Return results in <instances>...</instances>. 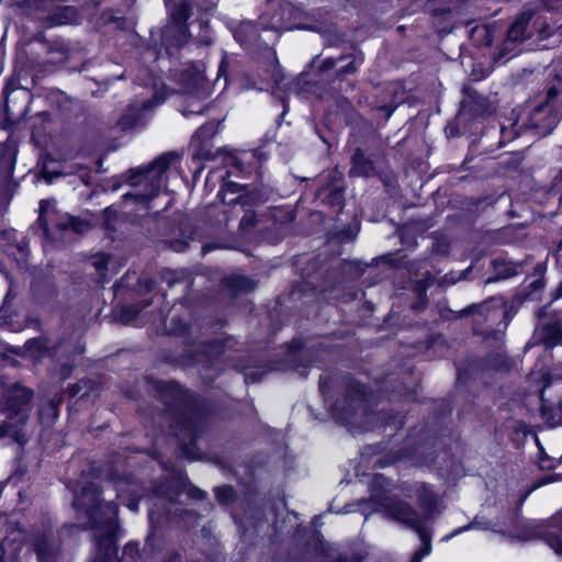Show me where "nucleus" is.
<instances>
[{"label": "nucleus", "mask_w": 562, "mask_h": 562, "mask_svg": "<svg viewBox=\"0 0 562 562\" xmlns=\"http://www.w3.org/2000/svg\"><path fill=\"white\" fill-rule=\"evenodd\" d=\"M116 13L117 11L112 9V8H105L104 10H102V12L100 13V16L98 19V23L101 25V26H108V25H113L114 22H115V16H116Z\"/></svg>", "instance_id": "5fc2aeb1"}, {"label": "nucleus", "mask_w": 562, "mask_h": 562, "mask_svg": "<svg viewBox=\"0 0 562 562\" xmlns=\"http://www.w3.org/2000/svg\"><path fill=\"white\" fill-rule=\"evenodd\" d=\"M426 10L432 16L436 25L445 31L453 18V0H426Z\"/></svg>", "instance_id": "b1692460"}, {"label": "nucleus", "mask_w": 562, "mask_h": 562, "mask_svg": "<svg viewBox=\"0 0 562 562\" xmlns=\"http://www.w3.org/2000/svg\"><path fill=\"white\" fill-rule=\"evenodd\" d=\"M473 529L483 530V531H493V532H497L501 535H505V531L502 529H497L496 524H494L492 520L486 519L484 517L475 516L474 519L472 521H470L469 524L453 529L449 535H447L443 538V540H450L465 531L473 530Z\"/></svg>", "instance_id": "7c9ffc66"}, {"label": "nucleus", "mask_w": 562, "mask_h": 562, "mask_svg": "<svg viewBox=\"0 0 562 562\" xmlns=\"http://www.w3.org/2000/svg\"><path fill=\"white\" fill-rule=\"evenodd\" d=\"M37 558L41 562H58L59 551L47 544L37 546Z\"/></svg>", "instance_id": "c03bdc74"}, {"label": "nucleus", "mask_w": 562, "mask_h": 562, "mask_svg": "<svg viewBox=\"0 0 562 562\" xmlns=\"http://www.w3.org/2000/svg\"><path fill=\"white\" fill-rule=\"evenodd\" d=\"M430 286L428 279H419L414 284V292L416 293L419 301H423V306H427V291Z\"/></svg>", "instance_id": "3c124183"}, {"label": "nucleus", "mask_w": 562, "mask_h": 562, "mask_svg": "<svg viewBox=\"0 0 562 562\" xmlns=\"http://www.w3.org/2000/svg\"><path fill=\"white\" fill-rule=\"evenodd\" d=\"M217 133V124L207 121L196 128L191 138V165L194 167L193 179H196L204 169L203 161H213L217 156H223V164L234 168L237 176L250 175L255 168L252 162H246L243 156L235 151H227L218 148L213 151V138Z\"/></svg>", "instance_id": "7ed1b4c3"}, {"label": "nucleus", "mask_w": 562, "mask_h": 562, "mask_svg": "<svg viewBox=\"0 0 562 562\" xmlns=\"http://www.w3.org/2000/svg\"><path fill=\"white\" fill-rule=\"evenodd\" d=\"M339 394L330 404L333 417L342 425L351 424L361 414L367 418L376 407L374 390L361 382L351 373L341 376L338 385Z\"/></svg>", "instance_id": "f03ea898"}, {"label": "nucleus", "mask_w": 562, "mask_h": 562, "mask_svg": "<svg viewBox=\"0 0 562 562\" xmlns=\"http://www.w3.org/2000/svg\"><path fill=\"white\" fill-rule=\"evenodd\" d=\"M529 21L530 15L521 14L518 18H516L507 30V38L513 42L525 41Z\"/></svg>", "instance_id": "4c0bfd02"}, {"label": "nucleus", "mask_w": 562, "mask_h": 562, "mask_svg": "<svg viewBox=\"0 0 562 562\" xmlns=\"http://www.w3.org/2000/svg\"><path fill=\"white\" fill-rule=\"evenodd\" d=\"M380 262H382L383 265L391 269H398L402 267L401 260L396 258L395 255L392 252H387L380 257L373 258L371 266H378Z\"/></svg>", "instance_id": "09e8293b"}, {"label": "nucleus", "mask_w": 562, "mask_h": 562, "mask_svg": "<svg viewBox=\"0 0 562 562\" xmlns=\"http://www.w3.org/2000/svg\"><path fill=\"white\" fill-rule=\"evenodd\" d=\"M492 268L495 271V277L490 278L487 282L506 280L517 276L519 273L520 265L503 259H493Z\"/></svg>", "instance_id": "f704fd0d"}, {"label": "nucleus", "mask_w": 562, "mask_h": 562, "mask_svg": "<svg viewBox=\"0 0 562 562\" xmlns=\"http://www.w3.org/2000/svg\"><path fill=\"white\" fill-rule=\"evenodd\" d=\"M123 555L130 558L133 562L140 559L142 552L138 541H128L123 548Z\"/></svg>", "instance_id": "603ef678"}, {"label": "nucleus", "mask_w": 562, "mask_h": 562, "mask_svg": "<svg viewBox=\"0 0 562 562\" xmlns=\"http://www.w3.org/2000/svg\"><path fill=\"white\" fill-rule=\"evenodd\" d=\"M156 550H157V548L155 544V536L153 532H149L145 539L143 551L147 552L149 554H154L156 552Z\"/></svg>", "instance_id": "774afa93"}, {"label": "nucleus", "mask_w": 562, "mask_h": 562, "mask_svg": "<svg viewBox=\"0 0 562 562\" xmlns=\"http://www.w3.org/2000/svg\"><path fill=\"white\" fill-rule=\"evenodd\" d=\"M260 192L246 193L239 196H234L228 201V207L231 212L243 213V216L238 223V233L240 235H247L258 224L257 213L255 206L260 202Z\"/></svg>", "instance_id": "f8f14e48"}, {"label": "nucleus", "mask_w": 562, "mask_h": 562, "mask_svg": "<svg viewBox=\"0 0 562 562\" xmlns=\"http://www.w3.org/2000/svg\"><path fill=\"white\" fill-rule=\"evenodd\" d=\"M311 548L321 557L327 555V543L324 540L323 535L319 531H315L312 541L310 542Z\"/></svg>", "instance_id": "8fccbe9b"}, {"label": "nucleus", "mask_w": 562, "mask_h": 562, "mask_svg": "<svg viewBox=\"0 0 562 562\" xmlns=\"http://www.w3.org/2000/svg\"><path fill=\"white\" fill-rule=\"evenodd\" d=\"M234 367L244 375V381L248 385L261 382L263 376L271 370L269 363H266L257 355H247L238 358Z\"/></svg>", "instance_id": "f3484780"}, {"label": "nucleus", "mask_w": 562, "mask_h": 562, "mask_svg": "<svg viewBox=\"0 0 562 562\" xmlns=\"http://www.w3.org/2000/svg\"><path fill=\"white\" fill-rule=\"evenodd\" d=\"M44 233L48 234V222L60 231H66L70 224V217L66 214L65 218H59L58 211L56 210L55 201L43 200L40 203V217Z\"/></svg>", "instance_id": "5701e85b"}, {"label": "nucleus", "mask_w": 562, "mask_h": 562, "mask_svg": "<svg viewBox=\"0 0 562 562\" xmlns=\"http://www.w3.org/2000/svg\"><path fill=\"white\" fill-rule=\"evenodd\" d=\"M376 486L378 484L374 481L372 484V501L383 507L386 514L394 520L411 527H417L419 516L414 507L408 502L395 495H386L383 491L378 492Z\"/></svg>", "instance_id": "9d476101"}, {"label": "nucleus", "mask_w": 562, "mask_h": 562, "mask_svg": "<svg viewBox=\"0 0 562 562\" xmlns=\"http://www.w3.org/2000/svg\"><path fill=\"white\" fill-rule=\"evenodd\" d=\"M285 353L290 358L292 368L308 370L314 363V358L306 349V340L302 336H294L284 344Z\"/></svg>", "instance_id": "412c9836"}, {"label": "nucleus", "mask_w": 562, "mask_h": 562, "mask_svg": "<svg viewBox=\"0 0 562 562\" xmlns=\"http://www.w3.org/2000/svg\"><path fill=\"white\" fill-rule=\"evenodd\" d=\"M179 156L176 151H167L159 155L147 167V171L151 176V181L156 180L159 184L161 176L170 168L171 164Z\"/></svg>", "instance_id": "2f4dec72"}, {"label": "nucleus", "mask_w": 562, "mask_h": 562, "mask_svg": "<svg viewBox=\"0 0 562 562\" xmlns=\"http://www.w3.org/2000/svg\"><path fill=\"white\" fill-rule=\"evenodd\" d=\"M100 532L92 537L93 550L92 561L121 562L119 559V533L120 524L114 519L102 522Z\"/></svg>", "instance_id": "1a4fd4ad"}, {"label": "nucleus", "mask_w": 562, "mask_h": 562, "mask_svg": "<svg viewBox=\"0 0 562 562\" xmlns=\"http://www.w3.org/2000/svg\"><path fill=\"white\" fill-rule=\"evenodd\" d=\"M109 265V255L104 252H99L93 261V266L98 271H104L108 269Z\"/></svg>", "instance_id": "e2e57ef3"}, {"label": "nucleus", "mask_w": 562, "mask_h": 562, "mask_svg": "<svg viewBox=\"0 0 562 562\" xmlns=\"http://www.w3.org/2000/svg\"><path fill=\"white\" fill-rule=\"evenodd\" d=\"M341 274L360 277L364 272L361 263L355 260H342L339 265Z\"/></svg>", "instance_id": "a18cd8bd"}, {"label": "nucleus", "mask_w": 562, "mask_h": 562, "mask_svg": "<svg viewBox=\"0 0 562 562\" xmlns=\"http://www.w3.org/2000/svg\"><path fill=\"white\" fill-rule=\"evenodd\" d=\"M536 537L548 544L555 554L562 557V509L538 527Z\"/></svg>", "instance_id": "a211bd4d"}, {"label": "nucleus", "mask_w": 562, "mask_h": 562, "mask_svg": "<svg viewBox=\"0 0 562 562\" xmlns=\"http://www.w3.org/2000/svg\"><path fill=\"white\" fill-rule=\"evenodd\" d=\"M165 227L172 235L162 240L165 246L176 252L186 251L195 233L191 221L188 217L170 220L165 223Z\"/></svg>", "instance_id": "ddd939ff"}, {"label": "nucleus", "mask_w": 562, "mask_h": 562, "mask_svg": "<svg viewBox=\"0 0 562 562\" xmlns=\"http://www.w3.org/2000/svg\"><path fill=\"white\" fill-rule=\"evenodd\" d=\"M562 120V92L552 85L547 89L546 98L529 112L522 126L532 130L535 135H549Z\"/></svg>", "instance_id": "423d86ee"}, {"label": "nucleus", "mask_w": 562, "mask_h": 562, "mask_svg": "<svg viewBox=\"0 0 562 562\" xmlns=\"http://www.w3.org/2000/svg\"><path fill=\"white\" fill-rule=\"evenodd\" d=\"M344 59H345V55H340L337 58L326 57L321 61L318 69H319V71H323V72L331 70V69L336 68L338 64L342 63Z\"/></svg>", "instance_id": "bf43d9fd"}, {"label": "nucleus", "mask_w": 562, "mask_h": 562, "mask_svg": "<svg viewBox=\"0 0 562 562\" xmlns=\"http://www.w3.org/2000/svg\"><path fill=\"white\" fill-rule=\"evenodd\" d=\"M461 112L470 119H484L494 113L487 97L479 93L475 89H464V98L461 101Z\"/></svg>", "instance_id": "6ab92c4d"}, {"label": "nucleus", "mask_w": 562, "mask_h": 562, "mask_svg": "<svg viewBox=\"0 0 562 562\" xmlns=\"http://www.w3.org/2000/svg\"><path fill=\"white\" fill-rule=\"evenodd\" d=\"M366 555L359 552L338 553L330 562H364Z\"/></svg>", "instance_id": "13d9d810"}, {"label": "nucleus", "mask_w": 562, "mask_h": 562, "mask_svg": "<svg viewBox=\"0 0 562 562\" xmlns=\"http://www.w3.org/2000/svg\"><path fill=\"white\" fill-rule=\"evenodd\" d=\"M160 192V186L158 183H154V181H150L149 188L146 189L145 192H137V193H125L122 195V199L127 202L128 200H132L134 204L138 205H148L156 196H158Z\"/></svg>", "instance_id": "c9c22d12"}, {"label": "nucleus", "mask_w": 562, "mask_h": 562, "mask_svg": "<svg viewBox=\"0 0 562 562\" xmlns=\"http://www.w3.org/2000/svg\"><path fill=\"white\" fill-rule=\"evenodd\" d=\"M318 389L324 398L328 400L330 397V392L334 389L333 378L321 375L318 380Z\"/></svg>", "instance_id": "864d4df0"}, {"label": "nucleus", "mask_w": 562, "mask_h": 562, "mask_svg": "<svg viewBox=\"0 0 562 562\" xmlns=\"http://www.w3.org/2000/svg\"><path fill=\"white\" fill-rule=\"evenodd\" d=\"M445 134L447 138H454L461 135L458 123L450 122L445 127Z\"/></svg>", "instance_id": "338daca9"}, {"label": "nucleus", "mask_w": 562, "mask_h": 562, "mask_svg": "<svg viewBox=\"0 0 562 562\" xmlns=\"http://www.w3.org/2000/svg\"><path fill=\"white\" fill-rule=\"evenodd\" d=\"M401 459V454L398 452H392L390 454H386L383 459H380L376 461V465L380 468H385L390 464L395 463Z\"/></svg>", "instance_id": "0e129e2a"}, {"label": "nucleus", "mask_w": 562, "mask_h": 562, "mask_svg": "<svg viewBox=\"0 0 562 562\" xmlns=\"http://www.w3.org/2000/svg\"><path fill=\"white\" fill-rule=\"evenodd\" d=\"M165 3L169 7L168 0H165ZM168 11L172 25L178 26L183 31L189 30L188 21L193 14V9L188 1L182 0L181 2L173 4L172 8H168Z\"/></svg>", "instance_id": "c756f323"}, {"label": "nucleus", "mask_w": 562, "mask_h": 562, "mask_svg": "<svg viewBox=\"0 0 562 562\" xmlns=\"http://www.w3.org/2000/svg\"><path fill=\"white\" fill-rule=\"evenodd\" d=\"M102 495L103 488L100 484L87 481L79 494L72 498V509L82 513L87 518L86 529H101L102 522L110 519L108 514H116V504L105 502Z\"/></svg>", "instance_id": "39448f33"}, {"label": "nucleus", "mask_w": 562, "mask_h": 562, "mask_svg": "<svg viewBox=\"0 0 562 562\" xmlns=\"http://www.w3.org/2000/svg\"><path fill=\"white\" fill-rule=\"evenodd\" d=\"M190 37V30L183 31L178 26L167 25L161 30L160 44L169 52L171 48H182Z\"/></svg>", "instance_id": "393cba45"}, {"label": "nucleus", "mask_w": 562, "mask_h": 562, "mask_svg": "<svg viewBox=\"0 0 562 562\" xmlns=\"http://www.w3.org/2000/svg\"><path fill=\"white\" fill-rule=\"evenodd\" d=\"M125 183L123 173L112 176L111 178L104 179L100 184L104 192H116Z\"/></svg>", "instance_id": "49530a36"}, {"label": "nucleus", "mask_w": 562, "mask_h": 562, "mask_svg": "<svg viewBox=\"0 0 562 562\" xmlns=\"http://www.w3.org/2000/svg\"><path fill=\"white\" fill-rule=\"evenodd\" d=\"M432 550V544L424 543L412 555L409 562H422V560L429 555Z\"/></svg>", "instance_id": "052dcab7"}, {"label": "nucleus", "mask_w": 562, "mask_h": 562, "mask_svg": "<svg viewBox=\"0 0 562 562\" xmlns=\"http://www.w3.org/2000/svg\"><path fill=\"white\" fill-rule=\"evenodd\" d=\"M369 423L372 424V429H380L384 432L391 431L389 438H393L406 424V416L393 408L376 411L373 407V413L367 417Z\"/></svg>", "instance_id": "2eb2a0df"}, {"label": "nucleus", "mask_w": 562, "mask_h": 562, "mask_svg": "<svg viewBox=\"0 0 562 562\" xmlns=\"http://www.w3.org/2000/svg\"><path fill=\"white\" fill-rule=\"evenodd\" d=\"M206 77L204 70L196 63H191L180 70L178 82L186 93L199 92L204 83Z\"/></svg>", "instance_id": "4be33fe9"}, {"label": "nucleus", "mask_w": 562, "mask_h": 562, "mask_svg": "<svg viewBox=\"0 0 562 562\" xmlns=\"http://www.w3.org/2000/svg\"><path fill=\"white\" fill-rule=\"evenodd\" d=\"M125 183L131 187H137L150 178L146 166L130 168L123 172Z\"/></svg>", "instance_id": "ea45409f"}, {"label": "nucleus", "mask_w": 562, "mask_h": 562, "mask_svg": "<svg viewBox=\"0 0 562 562\" xmlns=\"http://www.w3.org/2000/svg\"><path fill=\"white\" fill-rule=\"evenodd\" d=\"M214 494L216 501L221 505H229L236 499V492L234 487L229 484H223L214 487Z\"/></svg>", "instance_id": "a19ab883"}, {"label": "nucleus", "mask_w": 562, "mask_h": 562, "mask_svg": "<svg viewBox=\"0 0 562 562\" xmlns=\"http://www.w3.org/2000/svg\"><path fill=\"white\" fill-rule=\"evenodd\" d=\"M109 467H114V465L113 464H104V463H102V464L92 463L89 468V475L95 480L106 481L104 479V475H105Z\"/></svg>", "instance_id": "6e6d98bb"}, {"label": "nucleus", "mask_w": 562, "mask_h": 562, "mask_svg": "<svg viewBox=\"0 0 562 562\" xmlns=\"http://www.w3.org/2000/svg\"><path fill=\"white\" fill-rule=\"evenodd\" d=\"M164 331L167 336H189L191 334V324L182 316L173 315L168 324L165 321Z\"/></svg>", "instance_id": "e433bc0d"}, {"label": "nucleus", "mask_w": 562, "mask_h": 562, "mask_svg": "<svg viewBox=\"0 0 562 562\" xmlns=\"http://www.w3.org/2000/svg\"><path fill=\"white\" fill-rule=\"evenodd\" d=\"M186 488V480L181 476L156 483L153 493L161 498L173 499L179 497Z\"/></svg>", "instance_id": "bb28decb"}, {"label": "nucleus", "mask_w": 562, "mask_h": 562, "mask_svg": "<svg viewBox=\"0 0 562 562\" xmlns=\"http://www.w3.org/2000/svg\"><path fill=\"white\" fill-rule=\"evenodd\" d=\"M119 220V212L113 206H106L102 211V226L105 232H116V223Z\"/></svg>", "instance_id": "79ce46f5"}, {"label": "nucleus", "mask_w": 562, "mask_h": 562, "mask_svg": "<svg viewBox=\"0 0 562 562\" xmlns=\"http://www.w3.org/2000/svg\"><path fill=\"white\" fill-rule=\"evenodd\" d=\"M138 314V310L132 305H126L122 307L121 318L124 321L134 319Z\"/></svg>", "instance_id": "69168bd1"}, {"label": "nucleus", "mask_w": 562, "mask_h": 562, "mask_svg": "<svg viewBox=\"0 0 562 562\" xmlns=\"http://www.w3.org/2000/svg\"><path fill=\"white\" fill-rule=\"evenodd\" d=\"M302 10L291 2H282L269 18L267 27L277 32L302 30Z\"/></svg>", "instance_id": "4468645a"}, {"label": "nucleus", "mask_w": 562, "mask_h": 562, "mask_svg": "<svg viewBox=\"0 0 562 562\" xmlns=\"http://www.w3.org/2000/svg\"><path fill=\"white\" fill-rule=\"evenodd\" d=\"M391 440V438H387L379 442L368 443L362 448V454L366 457H374L382 454L389 449Z\"/></svg>", "instance_id": "37998d69"}, {"label": "nucleus", "mask_w": 562, "mask_h": 562, "mask_svg": "<svg viewBox=\"0 0 562 562\" xmlns=\"http://www.w3.org/2000/svg\"><path fill=\"white\" fill-rule=\"evenodd\" d=\"M32 397L33 392L18 383L8 390L3 402L7 419L0 425V438L11 437L21 446L27 442L23 426L27 420L26 406Z\"/></svg>", "instance_id": "20e7f679"}, {"label": "nucleus", "mask_w": 562, "mask_h": 562, "mask_svg": "<svg viewBox=\"0 0 562 562\" xmlns=\"http://www.w3.org/2000/svg\"><path fill=\"white\" fill-rule=\"evenodd\" d=\"M509 310L506 306L505 302L497 300L495 297H491L481 303H473L462 308L459 312L458 318L468 317V316H484L485 319L494 318L502 316L504 319L509 318Z\"/></svg>", "instance_id": "dca6fc26"}, {"label": "nucleus", "mask_w": 562, "mask_h": 562, "mask_svg": "<svg viewBox=\"0 0 562 562\" xmlns=\"http://www.w3.org/2000/svg\"><path fill=\"white\" fill-rule=\"evenodd\" d=\"M344 61H346L344 65L336 67L335 78L340 82H342L348 75H353L355 72H357L363 59L360 58L358 60L355 55H345V59L342 60V63Z\"/></svg>", "instance_id": "58836bf2"}, {"label": "nucleus", "mask_w": 562, "mask_h": 562, "mask_svg": "<svg viewBox=\"0 0 562 562\" xmlns=\"http://www.w3.org/2000/svg\"><path fill=\"white\" fill-rule=\"evenodd\" d=\"M541 341L548 348H553L562 342V324L555 319L544 324L540 331Z\"/></svg>", "instance_id": "72a5a7b5"}, {"label": "nucleus", "mask_w": 562, "mask_h": 562, "mask_svg": "<svg viewBox=\"0 0 562 562\" xmlns=\"http://www.w3.org/2000/svg\"><path fill=\"white\" fill-rule=\"evenodd\" d=\"M224 345L217 339L205 340L195 346L193 340L184 341V349L178 356L168 350L160 352V361L170 366L195 367L200 363H210L223 352Z\"/></svg>", "instance_id": "0eeeda50"}, {"label": "nucleus", "mask_w": 562, "mask_h": 562, "mask_svg": "<svg viewBox=\"0 0 562 562\" xmlns=\"http://www.w3.org/2000/svg\"><path fill=\"white\" fill-rule=\"evenodd\" d=\"M184 490L187 491V496L190 499L204 501L207 498V493L205 491L191 484L190 482H188V486L186 485Z\"/></svg>", "instance_id": "4d7b16f0"}, {"label": "nucleus", "mask_w": 562, "mask_h": 562, "mask_svg": "<svg viewBox=\"0 0 562 562\" xmlns=\"http://www.w3.org/2000/svg\"><path fill=\"white\" fill-rule=\"evenodd\" d=\"M148 383L162 405V417L181 454L191 462L200 460L199 441L215 417L214 404L176 379H149Z\"/></svg>", "instance_id": "f257e3e1"}, {"label": "nucleus", "mask_w": 562, "mask_h": 562, "mask_svg": "<svg viewBox=\"0 0 562 562\" xmlns=\"http://www.w3.org/2000/svg\"><path fill=\"white\" fill-rule=\"evenodd\" d=\"M346 180L337 170L321 176L315 181L314 200L338 220L346 204Z\"/></svg>", "instance_id": "6e6552de"}, {"label": "nucleus", "mask_w": 562, "mask_h": 562, "mask_svg": "<svg viewBox=\"0 0 562 562\" xmlns=\"http://www.w3.org/2000/svg\"><path fill=\"white\" fill-rule=\"evenodd\" d=\"M106 482L113 484L116 497L131 510H137L143 498L142 488L130 475L121 473L116 467H109L104 475Z\"/></svg>", "instance_id": "9b49d317"}, {"label": "nucleus", "mask_w": 562, "mask_h": 562, "mask_svg": "<svg viewBox=\"0 0 562 562\" xmlns=\"http://www.w3.org/2000/svg\"><path fill=\"white\" fill-rule=\"evenodd\" d=\"M414 492L422 510L427 516L432 515L438 506L439 499L431 486L425 482H420L416 484Z\"/></svg>", "instance_id": "a878e982"}, {"label": "nucleus", "mask_w": 562, "mask_h": 562, "mask_svg": "<svg viewBox=\"0 0 562 562\" xmlns=\"http://www.w3.org/2000/svg\"><path fill=\"white\" fill-rule=\"evenodd\" d=\"M254 192H259V190L249 189L247 184H240L223 177L216 198L221 200L224 205L228 206V201L232 198Z\"/></svg>", "instance_id": "c85d7f7f"}, {"label": "nucleus", "mask_w": 562, "mask_h": 562, "mask_svg": "<svg viewBox=\"0 0 562 562\" xmlns=\"http://www.w3.org/2000/svg\"><path fill=\"white\" fill-rule=\"evenodd\" d=\"M134 26L133 22L130 21L126 16H115V22L113 24L114 30L117 31H130Z\"/></svg>", "instance_id": "680f3d73"}, {"label": "nucleus", "mask_w": 562, "mask_h": 562, "mask_svg": "<svg viewBox=\"0 0 562 562\" xmlns=\"http://www.w3.org/2000/svg\"><path fill=\"white\" fill-rule=\"evenodd\" d=\"M139 119L138 113H125L117 120V126L122 131H130L138 124Z\"/></svg>", "instance_id": "de8ad7c7"}, {"label": "nucleus", "mask_w": 562, "mask_h": 562, "mask_svg": "<svg viewBox=\"0 0 562 562\" xmlns=\"http://www.w3.org/2000/svg\"><path fill=\"white\" fill-rule=\"evenodd\" d=\"M222 286L234 297L249 293L254 290L255 284L247 276L233 274L222 280Z\"/></svg>", "instance_id": "cd10ccee"}, {"label": "nucleus", "mask_w": 562, "mask_h": 562, "mask_svg": "<svg viewBox=\"0 0 562 562\" xmlns=\"http://www.w3.org/2000/svg\"><path fill=\"white\" fill-rule=\"evenodd\" d=\"M373 153L369 148L356 147L350 156V178H371L376 175Z\"/></svg>", "instance_id": "aec40b11"}, {"label": "nucleus", "mask_w": 562, "mask_h": 562, "mask_svg": "<svg viewBox=\"0 0 562 562\" xmlns=\"http://www.w3.org/2000/svg\"><path fill=\"white\" fill-rule=\"evenodd\" d=\"M257 23L252 21L240 22L234 30V38L241 46L252 45L259 37Z\"/></svg>", "instance_id": "473e14b6"}]
</instances>
